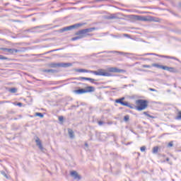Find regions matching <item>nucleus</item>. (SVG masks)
Segmentation results:
<instances>
[{"label":"nucleus","mask_w":181,"mask_h":181,"mask_svg":"<svg viewBox=\"0 0 181 181\" xmlns=\"http://www.w3.org/2000/svg\"><path fill=\"white\" fill-rule=\"evenodd\" d=\"M94 30H95V28H90L81 30L77 33H76V35L77 36L75 37H73L72 40L73 41L78 40V39H83L84 37H87L88 36H90L91 35H90L89 33H90L91 32H94Z\"/></svg>","instance_id":"1"},{"label":"nucleus","mask_w":181,"mask_h":181,"mask_svg":"<svg viewBox=\"0 0 181 181\" xmlns=\"http://www.w3.org/2000/svg\"><path fill=\"white\" fill-rule=\"evenodd\" d=\"M136 104L138 105L137 111H144L148 107V101L145 100H138L136 101Z\"/></svg>","instance_id":"2"},{"label":"nucleus","mask_w":181,"mask_h":181,"mask_svg":"<svg viewBox=\"0 0 181 181\" xmlns=\"http://www.w3.org/2000/svg\"><path fill=\"white\" fill-rule=\"evenodd\" d=\"M89 73L95 74V76H103L104 77H110L111 76L110 73L104 71L103 69H99L98 71H89Z\"/></svg>","instance_id":"3"},{"label":"nucleus","mask_w":181,"mask_h":181,"mask_svg":"<svg viewBox=\"0 0 181 181\" xmlns=\"http://www.w3.org/2000/svg\"><path fill=\"white\" fill-rule=\"evenodd\" d=\"M71 63H51L49 64V67L52 69H56L57 67H70L71 66Z\"/></svg>","instance_id":"4"},{"label":"nucleus","mask_w":181,"mask_h":181,"mask_svg":"<svg viewBox=\"0 0 181 181\" xmlns=\"http://www.w3.org/2000/svg\"><path fill=\"white\" fill-rule=\"evenodd\" d=\"M79 26H81V24H74L70 26L64 27L62 29L59 30L61 33H63V32H67L69 30H71L72 29H76L77 28H79Z\"/></svg>","instance_id":"5"},{"label":"nucleus","mask_w":181,"mask_h":181,"mask_svg":"<svg viewBox=\"0 0 181 181\" xmlns=\"http://www.w3.org/2000/svg\"><path fill=\"white\" fill-rule=\"evenodd\" d=\"M1 50H3V52H5L6 53H9V54H13L14 53H18V52H19V50L13 48H1Z\"/></svg>","instance_id":"6"},{"label":"nucleus","mask_w":181,"mask_h":181,"mask_svg":"<svg viewBox=\"0 0 181 181\" xmlns=\"http://www.w3.org/2000/svg\"><path fill=\"white\" fill-rule=\"evenodd\" d=\"M110 73H125V70L119 69L117 67H111L109 69Z\"/></svg>","instance_id":"7"},{"label":"nucleus","mask_w":181,"mask_h":181,"mask_svg":"<svg viewBox=\"0 0 181 181\" xmlns=\"http://www.w3.org/2000/svg\"><path fill=\"white\" fill-rule=\"evenodd\" d=\"M75 80H86L87 81H90V83H93L94 84H97V83L94 82L96 80L94 78H87V77H78V78H75Z\"/></svg>","instance_id":"8"},{"label":"nucleus","mask_w":181,"mask_h":181,"mask_svg":"<svg viewBox=\"0 0 181 181\" xmlns=\"http://www.w3.org/2000/svg\"><path fill=\"white\" fill-rule=\"evenodd\" d=\"M35 142H36V145L37 146H38L39 149L40 151H42L45 149V148H43V146L42 145V141H40V139L39 137H37L35 139Z\"/></svg>","instance_id":"9"},{"label":"nucleus","mask_w":181,"mask_h":181,"mask_svg":"<svg viewBox=\"0 0 181 181\" xmlns=\"http://www.w3.org/2000/svg\"><path fill=\"white\" fill-rule=\"evenodd\" d=\"M101 53H118L119 54H123L124 56H125L127 54H129V53L122 52H119V51H104L102 52H99L98 54H100Z\"/></svg>","instance_id":"10"},{"label":"nucleus","mask_w":181,"mask_h":181,"mask_svg":"<svg viewBox=\"0 0 181 181\" xmlns=\"http://www.w3.org/2000/svg\"><path fill=\"white\" fill-rule=\"evenodd\" d=\"M71 176H72V177L76 180H80L81 179V176H80L76 171H71Z\"/></svg>","instance_id":"11"},{"label":"nucleus","mask_w":181,"mask_h":181,"mask_svg":"<svg viewBox=\"0 0 181 181\" xmlns=\"http://www.w3.org/2000/svg\"><path fill=\"white\" fill-rule=\"evenodd\" d=\"M136 21H141L142 22H146V21H148L146 17L142 16H136Z\"/></svg>","instance_id":"12"},{"label":"nucleus","mask_w":181,"mask_h":181,"mask_svg":"<svg viewBox=\"0 0 181 181\" xmlns=\"http://www.w3.org/2000/svg\"><path fill=\"white\" fill-rule=\"evenodd\" d=\"M163 70H166L167 71H170V73H175L176 70L173 67H169L168 66H164Z\"/></svg>","instance_id":"13"},{"label":"nucleus","mask_w":181,"mask_h":181,"mask_svg":"<svg viewBox=\"0 0 181 181\" xmlns=\"http://www.w3.org/2000/svg\"><path fill=\"white\" fill-rule=\"evenodd\" d=\"M85 90L86 93H93V91H95V88L93 86H88Z\"/></svg>","instance_id":"14"},{"label":"nucleus","mask_w":181,"mask_h":181,"mask_svg":"<svg viewBox=\"0 0 181 181\" xmlns=\"http://www.w3.org/2000/svg\"><path fill=\"white\" fill-rule=\"evenodd\" d=\"M75 93H76V94H86L87 91L84 88H81L75 90Z\"/></svg>","instance_id":"15"},{"label":"nucleus","mask_w":181,"mask_h":181,"mask_svg":"<svg viewBox=\"0 0 181 181\" xmlns=\"http://www.w3.org/2000/svg\"><path fill=\"white\" fill-rule=\"evenodd\" d=\"M151 67H156L157 69H162L163 70L165 66L160 65L159 64H152Z\"/></svg>","instance_id":"16"},{"label":"nucleus","mask_w":181,"mask_h":181,"mask_svg":"<svg viewBox=\"0 0 181 181\" xmlns=\"http://www.w3.org/2000/svg\"><path fill=\"white\" fill-rule=\"evenodd\" d=\"M42 71L44 73H52L53 74L56 73L57 71L54 69H44Z\"/></svg>","instance_id":"17"},{"label":"nucleus","mask_w":181,"mask_h":181,"mask_svg":"<svg viewBox=\"0 0 181 181\" xmlns=\"http://www.w3.org/2000/svg\"><path fill=\"white\" fill-rule=\"evenodd\" d=\"M124 100H125V98H122L116 100L115 103H117V104H121V105H122V104L124 103Z\"/></svg>","instance_id":"18"},{"label":"nucleus","mask_w":181,"mask_h":181,"mask_svg":"<svg viewBox=\"0 0 181 181\" xmlns=\"http://www.w3.org/2000/svg\"><path fill=\"white\" fill-rule=\"evenodd\" d=\"M68 133H69V137L71 139H73V138H74V132H73V130H71V129H69Z\"/></svg>","instance_id":"19"},{"label":"nucleus","mask_w":181,"mask_h":181,"mask_svg":"<svg viewBox=\"0 0 181 181\" xmlns=\"http://www.w3.org/2000/svg\"><path fill=\"white\" fill-rule=\"evenodd\" d=\"M76 71H78V73H90V71L83 69H76Z\"/></svg>","instance_id":"20"},{"label":"nucleus","mask_w":181,"mask_h":181,"mask_svg":"<svg viewBox=\"0 0 181 181\" xmlns=\"http://www.w3.org/2000/svg\"><path fill=\"white\" fill-rule=\"evenodd\" d=\"M118 17L115 16V14H111L110 16H108L106 17V19H117Z\"/></svg>","instance_id":"21"},{"label":"nucleus","mask_w":181,"mask_h":181,"mask_svg":"<svg viewBox=\"0 0 181 181\" xmlns=\"http://www.w3.org/2000/svg\"><path fill=\"white\" fill-rule=\"evenodd\" d=\"M122 105H124V107H129V108H134L132 106H131V105L129 103H128L127 102H123V103H122Z\"/></svg>","instance_id":"22"},{"label":"nucleus","mask_w":181,"mask_h":181,"mask_svg":"<svg viewBox=\"0 0 181 181\" xmlns=\"http://www.w3.org/2000/svg\"><path fill=\"white\" fill-rule=\"evenodd\" d=\"M0 60H7L8 62H9L11 59H10V58L4 57V55L0 54Z\"/></svg>","instance_id":"23"},{"label":"nucleus","mask_w":181,"mask_h":181,"mask_svg":"<svg viewBox=\"0 0 181 181\" xmlns=\"http://www.w3.org/2000/svg\"><path fill=\"white\" fill-rule=\"evenodd\" d=\"M16 91H18V89H16V88H11L9 89V92L12 93L13 94H15Z\"/></svg>","instance_id":"24"},{"label":"nucleus","mask_w":181,"mask_h":181,"mask_svg":"<svg viewBox=\"0 0 181 181\" xmlns=\"http://www.w3.org/2000/svg\"><path fill=\"white\" fill-rule=\"evenodd\" d=\"M158 151H159V147L155 146L153 148V153H158Z\"/></svg>","instance_id":"25"},{"label":"nucleus","mask_w":181,"mask_h":181,"mask_svg":"<svg viewBox=\"0 0 181 181\" xmlns=\"http://www.w3.org/2000/svg\"><path fill=\"white\" fill-rule=\"evenodd\" d=\"M1 174L4 176V177H6V179H9V177L8 176V175H6V173H5V171L1 170Z\"/></svg>","instance_id":"26"},{"label":"nucleus","mask_w":181,"mask_h":181,"mask_svg":"<svg viewBox=\"0 0 181 181\" xmlns=\"http://www.w3.org/2000/svg\"><path fill=\"white\" fill-rule=\"evenodd\" d=\"M37 28H40V26L34 27L30 30H28V32H36V29H37Z\"/></svg>","instance_id":"27"},{"label":"nucleus","mask_w":181,"mask_h":181,"mask_svg":"<svg viewBox=\"0 0 181 181\" xmlns=\"http://www.w3.org/2000/svg\"><path fill=\"white\" fill-rule=\"evenodd\" d=\"M175 119H177L178 121H180V119H181V111L178 112L177 116L175 117Z\"/></svg>","instance_id":"28"},{"label":"nucleus","mask_w":181,"mask_h":181,"mask_svg":"<svg viewBox=\"0 0 181 181\" xmlns=\"http://www.w3.org/2000/svg\"><path fill=\"white\" fill-rule=\"evenodd\" d=\"M144 115H146V117H148L149 118H153V119L155 118V117L148 114V112H144Z\"/></svg>","instance_id":"29"},{"label":"nucleus","mask_w":181,"mask_h":181,"mask_svg":"<svg viewBox=\"0 0 181 181\" xmlns=\"http://www.w3.org/2000/svg\"><path fill=\"white\" fill-rule=\"evenodd\" d=\"M36 117H40V118H43L44 115L43 114L40 113V112H37L35 113Z\"/></svg>","instance_id":"30"},{"label":"nucleus","mask_w":181,"mask_h":181,"mask_svg":"<svg viewBox=\"0 0 181 181\" xmlns=\"http://www.w3.org/2000/svg\"><path fill=\"white\" fill-rule=\"evenodd\" d=\"M124 121H125V122L129 121V115H125L124 117Z\"/></svg>","instance_id":"31"},{"label":"nucleus","mask_w":181,"mask_h":181,"mask_svg":"<svg viewBox=\"0 0 181 181\" xmlns=\"http://www.w3.org/2000/svg\"><path fill=\"white\" fill-rule=\"evenodd\" d=\"M148 55H153V56H158L160 57L159 54H153V53H148V54H144V56H148Z\"/></svg>","instance_id":"32"},{"label":"nucleus","mask_w":181,"mask_h":181,"mask_svg":"<svg viewBox=\"0 0 181 181\" xmlns=\"http://www.w3.org/2000/svg\"><path fill=\"white\" fill-rule=\"evenodd\" d=\"M140 151L141 152H145V151H146V147L145 146H143L140 148Z\"/></svg>","instance_id":"33"},{"label":"nucleus","mask_w":181,"mask_h":181,"mask_svg":"<svg viewBox=\"0 0 181 181\" xmlns=\"http://www.w3.org/2000/svg\"><path fill=\"white\" fill-rule=\"evenodd\" d=\"M142 67H143L144 69H151V67H152V66L144 64V65H142Z\"/></svg>","instance_id":"34"},{"label":"nucleus","mask_w":181,"mask_h":181,"mask_svg":"<svg viewBox=\"0 0 181 181\" xmlns=\"http://www.w3.org/2000/svg\"><path fill=\"white\" fill-rule=\"evenodd\" d=\"M107 136V134H105V133H102L101 134H100V138H101V139L103 140V141H104V138H103V136Z\"/></svg>","instance_id":"35"},{"label":"nucleus","mask_w":181,"mask_h":181,"mask_svg":"<svg viewBox=\"0 0 181 181\" xmlns=\"http://www.w3.org/2000/svg\"><path fill=\"white\" fill-rule=\"evenodd\" d=\"M64 118L63 117V116H61L59 117V121H60V122H63Z\"/></svg>","instance_id":"36"},{"label":"nucleus","mask_w":181,"mask_h":181,"mask_svg":"<svg viewBox=\"0 0 181 181\" xmlns=\"http://www.w3.org/2000/svg\"><path fill=\"white\" fill-rule=\"evenodd\" d=\"M160 57H166L167 59H175V57H166V56H160Z\"/></svg>","instance_id":"37"},{"label":"nucleus","mask_w":181,"mask_h":181,"mask_svg":"<svg viewBox=\"0 0 181 181\" xmlns=\"http://www.w3.org/2000/svg\"><path fill=\"white\" fill-rule=\"evenodd\" d=\"M103 124H104V122H103V121H99L98 122L99 125H103Z\"/></svg>","instance_id":"38"},{"label":"nucleus","mask_w":181,"mask_h":181,"mask_svg":"<svg viewBox=\"0 0 181 181\" xmlns=\"http://www.w3.org/2000/svg\"><path fill=\"white\" fill-rule=\"evenodd\" d=\"M168 146H173V143L172 141H170L169 144H168Z\"/></svg>","instance_id":"39"},{"label":"nucleus","mask_w":181,"mask_h":181,"mask_svg":"<svg viewBox=\"0 0 181 181\" xmlns=\"http://www.w3.org/2000/svg\"><path fill=\"white\" fill-rule=\"evenodd\" d=\"M149 90H150V91H157L156 89H153V88H149Z\"/></svg>","instance_id":"40"},{"label":"nucleus","mask_w":181,"mask_h":181,"mask_svg":"<svg viewBox=\"0 0 181 181\" xmlns=\"http://www.w3.org/2000/svg\"><path fill=\"white\" fill-rule=\"evenodd\" d=\"M17 105L18 107H22L23 104H22V103H17Z\"/></svg>","instance_id":"41"},{"label":"nucleus","mask_w":181,"mask_h":181,"mask_svg":"<svg viewBox=\"0 0 181 181\" xmlns=\"http://www.w3.org/2000/svg\"><path fill=\"white\" fill-rule=\"evenodd\" d=\"M85 146H86V148H88V144L85 143Z\"/></svg>","instance_id":"42"},{"label":"nucleus","mask_w":181,"mask_h":181,"mask_svg":"<svg viewBox=\"0 0 181 181\" xmlns=\"http://www.w3.org/2000/svg\"><path fill=\"white\" fill-rule=\"evenodd\" d=\"M132 83H136V81L133 80V81H132Z\"/></svg>","instance_id":"43"},{"label":"nucleus","mask_w":181,"mask_h":181,"mask_svg":"<svg viewBox=\"0 0 181 181\" xmlns=\"http://www.w3.org/2000/svg\"><path fill=\"white\" fill-rule=\"evenodd\" d=\"M167 162H169V158H166Z\"/></svg>","instance_id":"44"},{"label":"nucleus","mask_w":181,"mask_h":181,"mask_svg":"<svg viewBox=\"0 0 181 181\" xmlns=\"http://www.w3.org/2000/svg\"><path fill=\"white\" fill-rule=\"evenodd\" d=\"M36 21V18H33V21L35 22Z\"/></svg>","instance_id":"45"}]
</instances>
